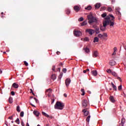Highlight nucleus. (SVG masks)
I'll return each instance as SVG.
<instances>
[{"mask_svg":"<svg viewBox=\"0 0 126 126\" xmlns=\"http://www.w3.org/2000/svg\"><path fill=\"white\" fill-rule=\"evenodd\" d=\"M9 103L10 104H12V98L10 97V98H9Z\"/></svg>","mask_w":126,"mask_h":126,"instance_id":"40","label":"nucleus"},{"mask_svg":"<svg viewBox=\"0 0 126 126\" xmlns=\"http://www.w3.org/2000/svg\"><path fill=\"white\" fill-rule=\"evenodd\" d=\"M96 42H99V38L98 37H94V43H96Z\"/></svg>","mask_w":126,"mask_h":126,"instance_id":"24","label":"nucleus"},{"mask_svg":"<svg viewBox=\"0 0 126 126\" xmlns=\"http://www.w3.org/2000/svg\"><path fill=\"white\" fill-rule=\"evenodd\" d=\"M102 35H103V38H104V37H105V38H107V37H108V34H107V33H103Z\"/></svg>","mask_w":126,"mask_h":126,"instance_id":"38","label":"nucleus"},{"mask_svg":"<svg viewBox=\"0 0 126 126\" xmlns=\"http://www.w3.org/2000/svg\"><path fill=\"white\" fill-rule=\"evenodd\" d=\"M85 9H87V10H91V9H92V7L91 6H88L87 7H86Z\"/></svg>","mask_w":126,"mask_h":126,"instance_id":"29","label":"nucleus"},{"mask_svg":"<svg viewBox=\"0 0 126 126\" xmlns=\"http://www.w3.org/2000/svg\"><path fill=\"white\" fill-rule=\"evenodd\" d=\"M33 99L35 100L36 103H38V99L36 97H34Z\"/></svg>","mask_w":126,"mask_h":126,"instance_id":"52","label":"nucleus"},{"mask_svg":"<svg viewBox=\"0 0 126 126\" xmlns=\"http://www.w3.org/2000/svg\"><path fill=\"white\" fill-rule=\"evenodd\" d=\"M15 123L17 124L18 125H19L20 124V121L19 120V118H17L16 120L15 121Z\"/></svg>","mask_w":126,"mask_h":126,"instance_id":"33","label":"nucleus"},{"mask_svg":"<svg viewBox=\"0 0 126 126\" xmlns=\"http://www.w3.org/2000/svg\"><path fill=\"white\" fill-rule=\"evenodd\" d=\"M120 8L119 7H117L115 9V12L116 14L118 15L119 20L121 19L120 17L122 16V14L121 13V12H120Z\"/></svg>","mask_w":126,"mask_h":126,"instance_id":"7","label":"nucleus"},{"mask_svg":"<svg viewBox=\"0 0 126 126\" xmlns=\"http://www.w3.org/2000/svg\"><path fill=\"white\" fill-rule=\"evenodd\" d=\"M109 24H110V26L112 27L115 25V22L112 21L110 20V16H108L106 17V18H105V20H104L103 22V26H102V25H100L99 28L101 31L104 32V31L106 30V27L107 26V25H109Z\"/></svg>","mask_w":126,"mask_h":126,"instance_id":"1","label":"nucleus"},{"mask_svg":"<svg viewBox=\"0 0 126 126\" xmlns=\"http://www.w3.org/2000/svg\"><path fill=\"white\" fill-rule=\"evenodd\" d=\"M88 110V109L87 108H86L82 110V112H84V116H88V114H89V111H87Z\"/></svg>","mask_w":126,"mask_h":126,"instance_id":"11","label":"nucleus"},{"mask_svg":"<svg viewBox=\"0 0 126 126\" xmlns=\"http://www.w3.org/2000/svg\"><path fill=\"white\" fill-rule=\"evenodd\" d=\"M60 54H61V52H60V51H57V55H60Z\"/></svg>","mask_w":126,"mask_h":126,"instance_id":"61","label":"nucleus"},{"mask_svg":"<svg viewBox=\"0 0 126 126\" xmlns=\"http://www.w3.org/2000/svg\"><path fill=\"white\" fill-rule=\"evenodd\" d=\"M21 124L22 126H24V123H23V122H21Z\"/></svg>","mask_w":126,"mask_h":126,"instance_id":"55","label":"nucleus"},{"mask_svg":"<svg viewBox=\"0 0 126 126\" xmlns=\"http://www.w3.org/2000/svg\"><path fill=\"white\" fill-rule=\"evenodd\" d=\"M90 118L91 116L90 115L88 116L86 119V122L89 124V121H90Z\"/></svg>","mask_w":126,"mask_h":126,"instance_id":"28","label":"nucleus"},{"mask_svg":"<svg viewBox=\"0 0 126 126\" xmlns=\"http://www.w3.org/2000/svg\"><path fill=\"white\" fill-rule=\"evenodd\" d=\"M111 85H112L113 88L114 89V90L115 91H117V87L116 86H115V85L114 84V83L113 82L111 83Z\"/></svg>","mask_w":126,"mask_h":126,"instance_id":"26","label":"nucleus"},{"mask_svg":"<svg viewBox=\"0 0 126 126\" xmlns=\"http://www.w3.org/2000/svg\"><path fill=\"white\" fill-rule=\"evenodd\" d=\"M106 71L107 73H112V72H113V71H112V70H111V69H107Z\"/></svg>","mask_w":126,"mask_h":126,"instance_id":"35","label":"nucleus"},{"mask_svg":"<svg viewBox=\"0 0 126 126\" xmlns=\"http://www.w3.org/2000/svg\"><path fill=\"white\" fill-rule=\"evenodd\" d=\"M70 83V79H67L65 80V85L66 87H68L69 84Z\"/></svg>","mask_w":126,"mask_h":126,"instance_id":"13","label":"nucleus"},{"mask_svg":"<svg viewBox=\"0 0 126 126\" xmlns=\"http://www.w3.org/2000/svg\"><path fill=\"white\" fill-rule=\"evenodd\" d=\"M110 100L112 103H115L116 102V100H115V98H114V96H110Z\"/></svg>","mask_w":126,"mask_h":126,"instance_id":"22","label":"nucleus"},{"mask_svg":"<svg viewBox=\"0 0 126 126\" xmlns=\"http://www.w3.org/2000/svg\"><path fill=\"white\" fill-rule=\"evenodd\" d=\"M46 93L48 94V96L50 97L52 94V89H48L46 91Z\"/></svg>","mask_w":126,"mask_h":126,"instance_id":"10","label":"nucleus"},{"mask_svg":"<svg viewBox=\"0 0 126 126\" xmlns=\"http://www.w3.org/2000/svg\"><path fill=\"white\" fill-rule=\"evenodd\" d=\"M74 9L75 10L76 12H78V11L80 10V7H79V6L75 5L74 6Z\"/></svg>","mask_w":126,"mask_h":126,"instance_id":"12","label":"nucleus"},{"mask_svg":"<svg viewBox=\"0 0 126 126\" xmlns=\"http://www.w3.org/2000/svg\"><path fill=\"white\" fill-rule=\"evenodd\" d=\"M2 73V70H1V69H0V74H1Z\"/></svg>","mask_w":126,"mask_h":126,"instance_id":"62","label":"nucleus"},{"mask_svg":"<svg viewBox=\"0 0 126 126\" xmlns=\"http://www.w3.org/2000/svg\"><path fill=\"white\" fill-rule=\"evenodd\" d=\"M11 95H12V96H14V95H15V93H14V92H13V91H12L11 92Z\"/></svg>","mask_w":126,"mask_h":126,"instance_id":"45","label":"nucleus"},{"mask_svg":"<svg viewBox=\"0 0 126 126\" xmlns=\"http://www.w3.org/2000/svg\"><path fill=\"white\" fill-rule=\"evenodd\" d=\"M42 114L43 116H44V117H46V118H51L52 119V116H50L48 115L47 113L44 112H42Z\"/></svg>","mask_w":126,"mask_h":126,"instance_id":"19","label":"nucleus"},{"mask_svg":"<svg viewBox=\"0 0 126 126\" xmlns=\"http://www.w3.org/2000/svg\"><path fill=\"white\" fill-rule=\"evenodd\" d=\"M125 51H126L125 56H126V47H125Z\"/></svg>","mask_w":126,"mask_h":126,"instance_id":"64","label":"nucleus"},{"mask_svg":"<svg viewBox=\"0 0 126 126\" xmlns=\"http://www.w3.org/2000/svg\"><path fill=\"white\" fill-rule=\"evenodd\" d=\"M125 123H126V119L125 118H122L121 124H120V126H124Z\"/></svg>","mask_w":126,"mask_h":126,"instance_id":"17","label":"nucleus"},{"mask_svg":"<svg viewBox=\"0 0 126 126\" xmlns=\"http://www.w3.org/2000/svg\"><path fill=\"white\" fill-rule=\"evenodd\" d=\"M117 79H118V80H120V81L121 82H122V79L121 78V77H118Z\"/></svg>","mask_w":126,"mask_h":126,"instance_id":"49","label":"nucleus"},{"mask_svg":"<svg viewBox=\"0 0 126 126\" xmlns=\"http://www.w3.org/2000/svg\"><path fill=\"white\" fill-rule=\"evenodd\" d=\"M111 74L113 76H115V77H117L118 76V74H117V73H116V72H112Z\"/></svg>","mask_w":126,"mask_h":126,"instance_id":"27","label":"nucleus"},{"mask_svg":"<svg viewBox=\"0 0 126 126\" xmlns=\"http://www.w3.org/2000/svg\"><path fill=\"white\" fill-rule=\"evenodd\" d=\"M100 6H101V3H97L94 5V7L97 9L100 8Z\"/></svg>","mask_w":126,"mask_h":126,"instance_id":"23","label":"nucleus"},{"mask_svg":"<svg viewBox=\"0 0 126 126\" xmlns=\"http://www.w3.org/2000/svg\"><path fill=\"white\" fill-rule=\"evenodd\" d=\"M12 87L17 89L18 88V84H17L16 83H14L12 85Z\"/></svg>","mask_w":126,"mask_h":126,"instance_id":"20","label":"nucleus"},{"mask_svg":"<svg viewBox=\"0 0 126 126\" xmlns=\"http://www.w3.org/2000/svg\"><path fill=\"white\" fill-rule=\"evenodd\" d=\"M55 69H56V66H53L52 67V70H53V71H55Z\"/></svg>","mask_w":126,"mask_h":126,"instance_id":"50","label":"nucleus"},{"mask_svg":"<svg viewBox=\"0 0 126 126\" xmlns=\"http://www.w3.org/2000/svg\"><path fill=\"white\" fill-rule=\"evenodd\" d=\"M94 33L96 34H99L100 33V29L98 28V27L95 26L94 27Z\"/></svg>","mask_w":126,"mask_h":126,"instance_id":"9","label":"nucleus"},{"mask_svg":"<svg viewBox=\"0 0 126 126\" xmlns=\"http://www.w3.org/2000/svg\"><path fill=\"white\" fill-rule=\"evenodd\" d=\"M63 73H61L59 76V79H62V78L63 77Z\"/></svg>","mask_w":126,"mask_h":126,"instance_id":"39","label":"nucleus"},{"mask_svg":"<svg viewBox=\"0 0 126 126\" xmlns=\"http://www.w3.org/2000/svg\"><path fill=\"white\" fill-rule=\"evenodd\" d=\"M92 73L94 76H97L98 73H97V70L92 71Z\"/></svg>","mask_w":126,"mask_h":126,"instance_id":"18","label":"nucleus"},{"mask_svg":"<svg viewBox=\"0 0 126 126\" xmlns=\"http://www.w3.org/2000/svg\"><path fill=\"white\" fill-rule=\"evenodd\" d=\"M114 52H117V47L114 48Z\"/></svg>","mask_w":126,"mask_h":126,"instance_id":"54","label":"nucleus"},{"mask_svg":"<svg viewBox=\"0 0 126 126\" xmlns=\"http://www.w3.org/2000/svg\"><path fill=\"white\" fill-rule=\"evenodd\" d=\"M24 112L23 111H22L20 113V116L24 117Z\"/></svg>","mask_w":126,"mask_h":126,"instance_id":"42","label":"nucleus"},{"mask_svg":"<svg viewBox=\"0 0 126 126\" xmlns=\"http://www.w3.org/2000/svg\"><path fill=\"white\" fill-rule=\"evenodd\" d=\"M86 33H89V35H93L95 33V31L91 29H88L86 30Z\"/></svg>","mask_w":126,"mask_h":126,"instance_id":"6","label":"nucleus"},{"mask_svg":"<svg viewBox=\"0 0 126 126\" xmlns=\"http://www.w3.org/2000/svg\"><path fill=\"white\" fill-rule=\"evenodd\" d=\"M17 111L19 113L20 112V107L19 106H17Z\"/></svg>","mask_w":126,"mask_h":126,"instance_id":"41","label":"nucleus"},{"mask_svg":"<svg viewBox=\"0 0 126 126\" xmlns=\"http://www.w3.org/2000/svg\"><path fill=\"white\" fill-rule=\"evenodd\" d=\"M59 65H60V66H63V63H61L59 64Z\"/></svg>","mask_w":126,"mask_h":126,"instance_id":"63","label":"nucleus"},{"mask_svg":"<svg viewBox=\"0 0 126 126\" xmlns=\"http://www.w3.org/2000/svg\"><path fill=\"white\" fill-rule=\"evenodd\" d=\"M81 92L82 93V94H81V95L82 96H84V95H85V92L84 91V89H82L81 90Z\"/></svg>","mask_w":126,"mask_h":126,"instance_id":"32","label":"nucleus"},{"mask_svg":"<svg viewBox=\"0 0 126 126\" xmlns=\"http://www.w3.org/2000/svg\"><path fill=\"white\" fill-rule=\"evenodd\" d=\"M30 91H31L30 93H33V90H32V89H30Z\"/></svg>","mask_w":126,"mask_h":126,"instance_id":"60","label":"nucleus"},{"mask_svg":"<svg viewBox=\"0 0 126 126\" xmlns=\"http://www.w3.org/2000/svg\"><path fill=\"white\" fill-rule=\"evenodd\" d=\"M63 72H64V73H65V72H66V68H63Z\"/></svg>","mask_w":126,"mask_h":126,"instance_id":"48","label":"nucleus"},{"mask_svg":"<svg viewBox=\"0 0 126 126\" xmlns=\"http://www.w3.org/2000/svg\"><path fill=\"white\" fill-rule=\"evenodd\" d=\"M93 58H97L98 57V52L97 51H94L93 54Z\"/></svg>","mask_w":126,"mask_h":126,"instance_id":"15","label":"nucleus"},{"mask_svg":"<svg viewBox=\"0 0 126 126\" xmlns=\"http://www.w3.org/2000/svg\"><path fill=\"white\" fill-rule=\"evenodd\" d=\"M8 119H9V120H12L13 117H12V116H10V117L8 118Z\"/></svg>","mask_w":126,"mask_h":126,"instance_id":"57","label":"nucleus"},{"mask_svg":"<svg viewBox=\"0 0 126 126\" xmlns=\"http://www.w3.org/2000/svg\"><path fill=\"white\" fill-rule=\"evenodd\" d=\"M88 19L89 20L88 23L89 24H92V23H97V19L93 16V15L90 14L87 16Z\"/></svg>","mask_w":126,"mask_h":126,"instance_id":"3","label":"nucleus"},{"mask_svg":"<svg viewBox=\"0 0 126 126\" xmlns=\"http://www.w3.org/2000/svg\"><path fill=\"white\" fill-rule=\"evenodd\" d=\"M108 16H110V21H114L115 22V17H114L113 15L109 14V15L107 16V13H104L101 15V17H103V18H104V20Z\"/></svg>","mask_w":126,"mask_h":126,"instance_id":"4","label":"nucleus"},{"mask_svg":"<svg viewBox=\"0 0 126 126\" xmlns=\"http://www.w3.org/2000/svg\"><path fill=\"white\" fill-rule=\"evenodd\" d=\"M85 25H87V21H85L82 23L81 26H85Z\"/></svg>","mask_w":126,"mask_h":126,"instance_id":"31","label":"nucleus"},{"mask_svg":"<svg viewBox=\"0 0 126 126\" xmlns=\"http://www.w3.org/2000/svg\"><path fill=\"white\" fill-rule=\"evenodd\" d=\"M1 17L2 18H3V15H2L3 14V12H1Z\"/></svg>","mask_w":126,"mask_h":126,"instance_id":"56","label":"nucleus"},{"mask_svg":"<svg viewBox=\"0 0 126 126\" xmlns=\"http://www.w3.org/2000/svg\"><path fill=\"white\" fill-rule=\"evenodd\" d=\"M101 9H102V10H105L106 9V7H101Z\"/></svg>","mask_w":126,"mask_h":126,"instance_id":"47","label":"nucleus"},{"mask_svg":"<svg viewBox=\"0 0 126 126\" xmlns=\"http://www.w3.org/2000/svg\"><path fill=\"white\" fill-rule=\"evenodd\" d=\"M24 63L26 65V66H28V63H27V62L24 61Z\"/></svg>","mask_w":126,"mask_h":126,"instance_id":"43","label":"nucleus"},{"mask_svg":"<svg viewBox=\"0 0 126 126\" xmlns=\"http://www.w3.org/2000/svg\"><path fill=\"white\" fill-rule=\"evenodd\" d=\"M65 11H66V14H69V13H70V10H69V9H66Z\"/></svg>","mask_w":126,"mask_h":126,"instance_id":"34","label":"nucleus"},{"mask_svg":"<svg viewBox=\"0 0 126 126\" xmlns=\"http://www.w3.org/2000/svg\"><path fill=\"white\" fill-rule=\"evenodd\" d=\"M51 78L53 79V80H55V79H56V78H57V76L55 74H53L51 76Z\"/></svg>","mask_w":126,"mask_h":126,"instance_id":"30","label":"nucleus"},{"mask_svg":"<svg viewBox=\"0 0 126 126\" xmlns=\"http://www.w3.org/2000/svg\"><path fill=\"white\" fill-rule=\"evenodd\" d=\"M82 105L83 108H86L88 106V101L87 99H83L82 101Z\"/></svg>","mask_w":126,"mask_h":126,"instance_id":"5","label":"nucleus"},{"mask_svg":"<svg viewBox=\"0 0 126 126\" xmlns=\"http://www.w3.org/2000/svg\"><path fill=\"white\" fill-rule=\"evenodd\" d=\"M83 50H84V51H85V53H86V54H88L90 52V50L89 49V48H88L87 47H84Z\"/></svg>","mask_w":126,"mask_h":126,"instance_id":"14","label":"nucleus"},{"mask_svg":"<svg viewBox=\"0 0 126 126\" xmlns=\"http://www.w3.org/2000/svg\"><path fill=\"white\" fill-rule=\"evenodd\" d=\"M112 3H115L116 2V0H111Z\"/></svg>","mask_w":126,"mask_h":126,"instance_id":"51","label":"nucleus"},{"mask_svg":"<svg viewBox=\"0 0 126 126\" xmlns=\"http://www.w3.org/2000/svg\"><path fill=\"white\" fill-rule=\"evenodd\" d=\"M79 21H83V17H80L79 20H78Z\"/></svg>","mask_w":126,"mask_h":126,"instance_id":"44","label":"nucleus"},{"mask_svg":"<svg viewBox=\"0 0 126 126\" xmlns=\"http://www.w3.org/2000/svg\"><path fill=\"white\" fill-rule=\"evenodd\" d=\"M116 52L114 51V52L112 54V56H115L116 55Z\"/></svg>","mask_w":126,"mask_h":126,"instance_id":"59","label":"nucleus"},{"mask_svg":"<svg viewBox=\"0 0 126 126\" xmlns=\"http://www.w3.org/2000/svg\"><path fill=\"white\" fill-rule=\"evenodd\" d=\"M54 108L57 110H63V108H64V103L60 101H57L54 106Z\"/></svg>","mask_w":126,"mask_h":126,"instance_id":"2","label":"nucleus"},{"mask_svg":"<svg viewBox=\"0 0 126 126\" xmlns=\"http://www.w3.org/2000/svg\"><path fill=\"white\" fill-rule=\"evenodd\" d=\"M74 35L76 36V37H79V36L82 35V33L79 31H74Z\"/></svg>","mask_w":126,"mask_h":126,"instance_id":"8","label":"nucleus"},{"mask_svg":"<svg viewBox=\"0 0 126 126\" xmlns=\"http://www.w3.org/2000/svg\"><path fill=\"white\" fill-rule=\"evenodd\" d=\"M84 42H89V37H86L83 38Z\"/></svg>","mask_w":126,"mask_h":126,"instance_id":"25","label":"nucleus"},{"mask_svg":"<svg viewBox=\"0 0 126 126\" xmlns=\"http://www.w3.org/2000/svg\"><path fill=\"white\" fill-rule=\"evenodd\" d=\"M54 102H55V99H52L51 104H53Z\"/></svg>","mask_w":126,"mask_h":126,"instance_id":"53","label":"nucleus"},{"mask_svg":"<svg viewBox=\"0 0 126 126\" xmlns=\"http://www.w3.org/2000/svg\"><path fill=\"white\" fill-rule=\"evenodd\" d=\"M63 96H64L65 98H66V97H67V94H64Z\"/></svg>","mask_w":126,"mask_h":126,"instance_id":"58","label":"nucleus"},{"mask_svg":"<svg viewBox=\"0 0 126 126\" xmlns=\"http://www.w3.org/2000/svg\"><path fill=\"white\" fill-rule=\"evenodd\" d=\"M110 65L113 66L116 64V62L114 60H111L109 63Z\"/></svg>","mask_w":126,"mask_h":126,"instance_id":"21","label":"nucleus"},{"mask_svg":"<svg viewBox=\"0 0 126 126\" xmlns=\"http://www.w3.org/2000/svg\"><path fill=\"white\" fill-rule=\"evenodd\" d=\"M33 114L34 115H35V116H36V117H39V116H40V113H39V111L37 110H34L33 111Z\"/></svg>","mask_w":126,"mask_h":126,"instance_id":"16","label":"nucleus"},{"mask_svg":"<svg viewBox=\"0 0 126 126\" xmlns=\"http://www.w3.org/2000/svg\"><path fill=\"white\" fill-rule=\"evenodd\" d=\"M112 9L111 7H108L107 9V11H109V12H111V11H112Z\"/></svg>","mask_w":126,"mask_h":126,"instance_id":"37","label":"nucleus"},{"mask_svg":"<svg viewBox=\"0 0 126 126\" xmlns=\"http://www.w3.org/2000/svg\"><path fill=\"white\" fill-rule=\"evenodd\" d=\"M98 38H100V39H102V38H103V34L99 33L98 35Z\"/></svg>","mask_w":126,"mask_h":126,"instance_id":"36","label":"nucleus"},{"mask_svg":"<svg viewBox=\"0 0 126 126\" xmlns=\"http://www.w3.org/2000/svg\"><path fill=\"white\" fill-rule=\"evenodd\" d=\"M122 85H120V86H119L118 87V90L120 91V90L122 89Z\"/></svg>","mask_w":126,"mask_h":126,"instance_id":"46","label":"nucleus"}]
</instances>
